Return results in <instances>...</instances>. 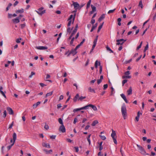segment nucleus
<instances>
[{"label": "nucleus", "instance_id": "20e7f679", "mask_svg": "<svg viewBox=\"0 0 156 156\" xmlns=\"http://www.w3.org/2000/svg\"><path fill=\"white\" fill-rule=\"evenodd\" d=\"M98 65L100 66V70H99V72L101 74V72L102 71V67L101 66V63L100 62H98V60H96L95 63V67L96 68H97L98 67Z\"/></svg>", "mask_w": 156, "mask_h": 156}, {"label": "nucleus", "instance_id": "b1692460", "mask_svg": "<svg viewBox=\"0 0 156 156\" xmlns=\"http://www.w3.org/2000/svg\"><path fill=\"white\" fill-rule=\"evenodd\" d=\"M24 12V9H21L20 10H17L16 11V13H22Z\"/></svg>", "mask_w": 156, "mask_h": 156}, {"label": "nucleus", "instance_id": "0e129e2a", "mask_svg": "<svg viewBox=\"0 0 156 156\" xmlns=\"http://www.w3.org/2000/svg\"><path fill=\"white\" fill-rule=\"evenodd\" d=\"M95 20L93 19H92V20L91 21V23L92 24H93L95 23Z\"/></svg>", "mask_w": 156, "mask_h": 156}, {"label": "nucleus", "instance_id": "a211bd4d", "mask_svg": "<svg viewBox=\"0 0 156 156\" xmlns=\"http://www.w3.org/2000/svg\"><path fill=\"white\" fill-rule=\"evenodd\" d=\"M79 98V94H77L73 99V101L74 102H76L77 100Z\"/></svg>", "mask_w": 156, "mask_h": 156}, {"label": "nucleus", "instance_id": "dca6fc26", "mask_svg": "<svg viewBox=\"0 0 156 156\" xmlns=\"http://www.w3.org/2000/svg\"><path fill=\"white\" fill-rule=\"evenodd\" d=\"M12 21L14 23H17L20 22L19 19L18 17L12 20Z\"/></svg>", "mask_w": 156, "mask_h": 156}, {"label": "nucleus", "instance_id": "3c124183", "mask_svg": "<svg viewBox=\"0 0 156 156\" xmlns=\"http://www.w3.org/2000/svg\"><path fill=\"white\" fill-rule=\"evenodd\" d=\"M108 87V85L107 84H104L103 86V89L104 90H105Z\"/></svg>", "mask_w": 156, "mask_h": 156}, {"label": "nucleus", "instance_id": "4c0bfd02", "mask_svg": "<svg viewBox=\"0 0 156 156\" xmlns=\"http://www.w3.org/2000/svg\"><path fill=\"white\" fill-rule=\"evenodd\" d=\"M139 6L141 7V8L142 9L143 7V5L142 3V1H140L139 2Z\"/></svg>", "mask_w": 156, "mask_h": 156}, {"label": "nucleus", "instance_id": "0eeeda50", "mask_svg": "<svg viewBox=\"0 0 156 156\" xmlns=\"http://www.w3.org/2000/svg\"><path fill=\"white\" fill-rule=\"evenodd\" d=\"M116 135L115 131L112 129V133L111 134V136L112 137L114 143L115 144H117V141L115 138V137Z\"/></svg>", "mask_w": 156, "mask_h": 156}, {"label": "nucleus", "instance_id": "473e14b6", "mask_svg": "<svg viewBox=\"0 0 156 156\" xmlns=\"http://www.w3.org/2000/svg\"><path fill=\"white\" fill-rule=\"evenodd\" d=\"M86 98V97L85 96L83 97V96H81L79 97V98L78 100H80V101H82L83 99H85Z\"/></svg>", "mask_w": 156, "mask_h": 156}, {"label": "nucleus", "instance_id": "bb28decb", "mask_svg": "<svg viewBox=\"0 0 156 156\" xmlns=\"http://www.w3.org/2000/svg\"><path fill=\"white\" fill-rule=\"evenodd\" d=\"M131 77L130 76H127L126 75L125 76H122V78L124 79H130Z\"/></svg>", "mask_w": 156, "mask_h": 156}, {"label": "nucleus", "instance_id": "13d9d810", "mask_svg": "<svg viewBox=\"0 0 156 156\" xmlns=\"http://www.w3.org/2000/svg\"><path fill=\"white\" fill-rule=\"evenodd\" d=\"M69 22L67 24V26L68 27H69L70 26L71 23L72 22V20H68Z\"/></svg>", "mask_w": 156, "mask_h": 156}, {"label": "nucleus", "instance_id": "2eb2a0df", "mask_svg": "<svg viewBox=\"0 0 156 156\" xmlns=\"http://www.w3.org/2000/svg\"><path fill=\"white\" fill-rule=\"evenodd\" d=\"M132 87H130L129 88V89L127 90V94L130 95L132 94Z\"/></svg>", "mask_w": 156, "mask_h": 156}, {"label": "nucleus", "instance_id": "603ef678", "mask_svg": "<svg viewBox=\"0 0 156 156\" xmlns=\"http://www.w3.org/2000/svg\"><path fill=\"white\" fill-rule=\"evenodd\" d=\"M73 28V27L71 29L70 28V27H68V28L67 29V31L68 32L70 33L71 31V30H72Z\"/></svg>", "mask_w": 156, "mask_h": 156}, {"label": "nucleus", "instance_id": "c9c22d12", "mask_svg": "<svg viewBox=\"0 0 156 156\" xmlns=\"http://www.w3.org/2000/svg\"><path fill=\"white\" fill-rule=\"evenodd\" d=\"M147 45H146V46L145 47V48L144 49V52H145L147 50L148 48V43L147 42Z\"/></svg>", "mask_w": 156, "mask_h": 156}, {"label": "nucleus", "instance_id": "a19ab883", "mask_svg": "<svg viewBox=\"0 0 156 156\" xmlns=\"http://www.w3.org/2000/svg\"><path fill=\"white\" fill-rule=\"evenodd\" d=\"M128 80L126 79L123 80L122 81V86H123L124 84L127 82Z\"/></svg>", "mask_w": 156, "mask_h": 156}, {"label": "nucleus", "instance_id": "69168bd1", "mask_svg": "<svg viewBox=\"0 0 156 156\" xmlns=\"http://www.w3.org/2000/svg\"><path fill=\"white\" fill-rule=\"evenodd\" d=\"M63 99V96L62 95H61L59 97V101L62 100Z\"/></svg>", "mask_w": 156, "mask_h": 156}, {"label": "nucleus", "instance_id": "49530a36", "mask_svg": "<svg viewBox=\"0 0 156 156\" xmlns=\"http://www.w3.org/2000/svg\"><path fill=\"white\" fill-rule=\"evenodd\" d=\"M142 44V41H141L140 45L137 47L136 50H137L139 49L140 48H141Z\"/></svg>", "mask_w": 156, "mask_h": 156}, {"label": "nucleus", "instance_id": "7ed1b4c3", "mask_svg": "<svg viewBox=\"0 0 156 156\" xmlns=\"http://www.w3.org/2000/svg\"><path fill=\"white\" fill-rule=\"evenodd\" d=\"M136 146L139 148L140 151V152L142 154L145 155L146 154V152L144 148L138 144L136 145Z\"/></svg>", "mask_w": 156, "mask_h": 156}, {"label": "nucleus", "instance_id": "ea45409f", "mask_svg": "<svg viewBox=\"0 0 156 156\" xmlns=\"http://www.w3.org/2000/svg\"><path fill=\"white\" fill-rule=\"evenodd\" d=\"M115 9H113V10H109L108 11V14H110V13H113L115 11Z\"/></svg>", "mask_w": 156, "mask_h": 156}, {"label": "nucleus", "instance_id": "e433bc0d", "mask_svg": "<svg viewBox=\"0 0 156 156\" xmlns=\"http://www.w3.org/2000/svg\"><path fill=\"white\" fill-rule=\"evenodd\" d=\"M76 29H74L70 35H71V36H73L76 33Z\"/></svg>", "mask_w": 156, "mask_h": 156}, {"label": "nucleus", "instance_id": "a878e982", "mask_svg": "<svg viewBox=\"0 0 156 156\" xmlns=\"http://www.w3.org/2000/svg\"><path fill=\"white\" fill-rule=\"evenodd\" d=\"M98 123V122L97 120H95L91 124V125L92 126H94Z\"/></svg>", "mask_w": 156, "mask_h": 156}, {"label": "nucleus", "instance_id": "09e8293b", "mask_svg": "<svg viewBox=\"0 0 156 156\" xmlns=\"http://www.w3.org/2000/svg\"><path fill=\"white\" fill-rule=\"evenodd\" d=\"M74 39H75V38L74 37H73L72 38V39H71V41H70V44L71 45H72L73 44Z\"/></svg>", "mask_w": 156, "mask_h": 156}, {"label": "nucleus", "instance_id": "4468645a", "mask_svg": "<svg viewBox=\"0 0 156 156\" xmlns=\"http://www.w3.org/2000/svg\"><path fill=\"white\" fill-rule=\"evenodd\" d=\"M120 95H121V97L124 100L125 102L127 103H128V101L127 100L126 98L125 95H124V94H120Z\"/></svg>", "mask_w": 156, "mask_h": 156}, {"label": "nucleus", "instance_id": "9b49d317", "mask_svg": "<svg viewBox=\"0 0 156 156\" xmlns=\"http://www.w3.org/2000/svg\"><path fill=\"white\" fill-rule=\"evenodd\" d=\"M73 5L75 10H77L80 7V5L77 2H73Z\"/></svg>", "mask_w": 156, "mask_h": 156}, {"label": "nucleus", "instance_id": "cd10ccee", "mask_svg": "<svg viewBox=\"0 0 156 156\" xmlns=\"http://www.w3.org/2000/svg\"><path fill=\"white\" fill-rule=\"evenodd\" d=\"M90 104L86 105L85 106L81 108L82 110L83 109H87L89 107H90Z\"/></svg>", "mask_w": 156, "mask_h": 156}, {"label": "nucleus", "instance_id": "6ab92c4d", "mask_svg": "<svg viewBox=\"0 0 156 156\" xmlns=\"http://www.w3.org/2000/svg\"><path fill=\"white\" fill-rule=\"evenodd\" d=\"M42 146L44 147H48L49 148H50V145L49 144H46L45 143H42Z\"/></svg>", "mask_w": 156, "mask_h": 156}, {"label": "nucleus", "instance_id": "6e6d98bb", "mask_svg": "<svg viewBox=\"0 0 156 156\" xmlns=\"http://www.w3.org/2000/svg\"><path fill=\"white\" fill-rule=\"evenodd\" d=\"M56 135H52L50 136V138L52 139H54L56 137Z\"/></svg>", "mask_w": 156, "mask_h": 156}, {"label": "nucleus", "instance_id": "f704fd0d", "mask_svg": "<svg viewBox=\"0 0 156 156\" xmlns=\"http://www.w3.org/2000/svg\"><path fill=\"white\" fill-rule=\"evenodd\" d=\"M58 121L59 122L60 124H61V125H63V121L62 120V119L61 118H59L58 119Z\"/></svg>", "mask_w": 156, "mask_h": 156}, {"label": "nucleus", "instance_id": "2f4dec72", "mask_svg": "<svg viewBox=\"0 0 156 156\" xmlns=\"http://www.w3.org/2000/svg\"><path fill=\"white\" fill-rule=\"evenodd\" d=\"M44 151H45L46 152V153L47 154H49V153H50L52 151V150H50L49 151H47V150H46L45 149L44 150Z\"/></svg>", "mask_w": 156, "mask_h": 156}, {"label": "nucleus", "instance_id": "7c9ffc66", "mask_svg": "<svg viewBox=\"0 0 156 156\" xmlns=\"http://www.w3.org/2000/svg\"><path fill=\"white\" fill-rule=\"evenodd\" d=\"M91 7L92 8V10H93V11L95 12L96 11V8L95 6H94L92 5H91Z\"/></svg>", "mask_w": 156, "mask_h": 156}, {"label": "nucleus", "instance_id": "79ce46f5", "mask_svg": "<svg viewBox=\"0 0 156 156\" xmlns=\"http://www.w3.org/2000/svg\"><path fill=\"white\" fill-rule=\"evenodd\" d=\"M102 28V25H100L98 27V30H97V32L98 33L100 31V30Z\"/></svg>", "mask_w": 156, "mask_h": 156}, {"label": "nucleus", "instance_id": "de8ad7c7", "mask_svg": "<svg viewBox=\"0 0 156 156\" xmlns=\"http://www.w3.org/2000/svg\"><path fill=\"white\" fill-rule=\"evenodd\" d=\"M6 115H7V112H6V111L5 110V111H4V112H3V117L4 118L6 116Z\"/></svg>", "mask_w": 156, "mask_h": 156}, {"label": "nucleus", "instance_id": "a18cd8bd", "mask_svg": "<svg viewBox=\"0 0 156 156\" xmlns=\"http://www.w3.org/2000/svg\"><path fill=\"white\" fill-rule=\"evenodd\" d=\"M100 137H101V139L103 140H105L106 139V137L104 136L99 135Z\"/></svg>", "mask_w": 156, "mask_h": 156}, {"label": "nucleus", "instance_id": "f03ea898", "mask_svg": "<svg viewBox=\"0 0 156 156\" xmlns=\"http://www.w3.org/2000/svg\"><path fill=\"white\" fill-rule=\"evenodd\" d=\"M13 143H12L10 145L8 146L7 147V148L8 149V150H9L13 146L14 144L15 141L16 139V133H14L13 134Z\"/></svg>", "mask_w": 156, "mask_h": 156}, {"label": "nucleus", "instance_id": "e2e57ef3", "mask_svg": "<svg viewBox=\"0 0 156 156\" xmlns=\"http://www.w3.org/2000/svg\"><path fill=\"white\" fill-rule=\"evenodd\" d=\"M130 74V72L129 71H127L124 73V74L125 75H128L129 74Z\"/></svg>", "mask_w": 156, "mask_h": 156}, {"label": "nucleus", "instance_id": "412c9836", "mask_svg": "<svg viewBox=\"0 0 156 156\" xmlns=\"http://www.w3.org/2000/svg\"><path fill=\"white\" fill-rule=\"evenodd\" d=\"M105 14H102L99 18L98 21L100 22L102 19L105 18Z\"/></svg>", "mask_w": 156, "mask_h": 156}, {"label": "nucleus", "instance_id": "423d86ee", "mask_svg": "<svg viewBox=\"0 0 156 156\" xmlns=\"http://www.w3.org/2000/svg\"><path fill=\"white\" fill-rule=\"evenodd\" d=\"M43 9V7H41L38 9V11H36L38 14L41 16L45 12V10L42 11Z\"/></svg>", "mask_w": 156, "mask_h": 156}, {"label": "nucleus", "instance_id": "aec40b11", "mask_svg": "<svg viewBox=\"0 0 156 156\" xmlns=\"http://www.w3.org/2000/svg\"><path fill=\"white\" fill-rule=\"evenodd\" d=\"M90 107L92 108L94 111H96L97 110V109L96 107L94 105L92 104H90Z\"/></svg>", "mask_w": 156, "mask_h": 156}, {"label": "nucleus", "instance_id": "4d7b16f0", "mask_svg": "<svg viewBox=\"0 0 156 156\" xmlns=\"http://www.w3.org/2000/svg\"><path fill=\"white\" fill-rule=\"evenodd\" d=\"M35 74V73H34L33 72H31V75H30L29 76V77L31 78L32 77V76L34 75Z\"/></svg>", "mask_w": 156, "mask_h": 156}, {"label": "nucleus", "instance_id": "9d476101", "mask_svg": "<svg viewBox=\"0 0 156 156\" xmlns=\"http://www.w3.org/2000/svg\"><path fill=\"white\" fill-rule=\"evenodd\" d=\"M6 110L10 115H13L14 112L12 108L8 107L7 108Z\"/></svg>", "mask_w": 156, "mask_h": 156}, {"label": "nucleus", "instance_id": "052dcab7", "mask_svg": "<svg viewBox=\"0 0 156 156\" xmlns=\"http://www.w3.org/2000/svg\"><path fill=\"white\" fill-rule=\"evenodd\" d=\"M49 126L48 125H45L44 126V128L47 130L49 129Z\"/></svg>", "mask_w": 156, "mask_h": 156}, {"label": "nucleus", "instance_id": "774afa93", "mask_svg": "<svg viewBox=\"0 0 156 156\" xmlns=\"http://www.w3.org/2000/svg\"><path fill=\"white\" fill-rule=\"evenodd\" d=\"M102 82V80L100 79H98L97 80V83L99 84Z\"/></svg>", "mask_w": 156, "mask_h": 156}, {"label": "nucleus", "instance_id": "c03bdc74", "mask_svg": "<svg viewBox=\"0 0 156 156\" xmlns=\"http://www.w3.org/2000/svg\"><path fill=\"white\" fill-rule=\"evenodd\" d=\"M81 110H82V109H81V108H76V109H74L73 110V112H76L79 111H80Z\"/></svg>", "mask_w": 156, "mask_h": 156}, {"label": "nucleus", "instance_id": "393cba45", "mask_svg": "<svg viewBox=\"0 0 156 156\" xmlns=\"http://www.w3.org/2000/svg\"><path fill=\"white\" fill-rule=\"evenodd\" d=\"M103 142L102 141L101 142L99 143H98L99 144V150L101 151L103 149V147L102 146V144Z\"/></svg>", "mask_w": 156, "mask_h": 156}, {"label": "nucleus", "instance_id": "8fccbe9b", "mask_svg": "<svg viewBox=\"0 0 156 156\" xmlns=\"http://www.w3.org/2000/svg\"><path fill=\"white\" fill-rule=\"evenodd\" d=\"M22 39L21 38H20L18 39H17L16 40V42L17 43H20V40H21Z\"/></svg>", "mask_w": 156, "mask_h": 156}, {"label": "nucleus", "instance_id": "58836bf2", "mask_svg": "<svg viewBox=\"0 0 156 156\" xmlns=\"http://www.w3.org/2000/svg\"><path fill=\"white\" fill-rule=\"evenodd\" d=\"M12 5V4L11 3H9L8 6L6 8V11H8L9 10V8Z\"/></svg>", "mask_w": 156, "mask_h": 156}, {"label": "nucleus", "instance_id": "37998d69", "mask_svg": "<svg viewBox=\"0 0 156 156\" xmlns=\"http://www.w3.org/2000/svg\"><path fill=\"white\" fill-rule=\"evenodd\" d=\"M88 90H89V91L91 92H94V93H95L94 89L91 88V87H89L88 88Z\"/></svg>", "mask_w": 156, "mask_h": 156}, {"label": "nucleus", "instance_id": "338daca9", "mask_svg": "<svg viewBox=\"0 0 156 156\" xmlns=\"http://www.w3.org/2000/svg\"><path fill=\"white\" fill-rule=\"evenodd\" d=\"M40 85L42 87H44V86H46V85L42 83H40Z\"/></svg>", "mask_w": 156, "mask_h": 156}, {"label": "nucleus", "instance_id": "bf43d9fd", "mask_svg": "<svg viewBox=\"0 0 156 156\" xmlns=\"http://www.w3.org/2000/svg\"><path fill=\"white\" fill-rule=\"evenodd\" d=\"M119 42H117V43H116V45H119L120 44L121 45H122L124 43V42H123L122 43H120Z\"/></svg>", "mask_w": 156, "mask_h": 156}, {"label": "nucleus", "instance_id": "f3484780", "mask_svg": "<svg viewBox=\"0 0 156 156\" xmlns=\"http://www.w3.org/2000/svg\"><path fill=\"white\" fill-rule=\"evenodd\" d=\"M3 89V88L2 87L0 86V92L5 98H6V96L5 95L4 92L2 90Z\"/></svg>", "mask_w": 156, "mask_h": 156}, {"label": "nucleus", "instance_id": "72a5a7b5", "mask_svg": "<svg viewBox=\"0 0 156 156\" xmlns=\"http://www.w3.org/2000/svg\"><path fill=\"white\" fill-rule=\"evenodd\" d=\"M126 41V40H124L123 39H118L116 40L117 42H119L123 41L124 42Z\"/></svg>", "mask_w": 156, "mask_h": 156}, {"label": "nucleus", "instance_id": "c756f323", "mask_svg": "<svg viewBox=\"0 0 156 156\" xmlns=\"http://www.w3.org/2000/svg\"><path fill=\"white\" fill-rule=\"evenodd\" d=\"M53 93V91H51V92L47 93L45 96V98H47V97L51 95Z\"/></svg>", "mask_w": 156, "mask_h": 156}, {"label": "nucleus", "instance_id": "39448f33", "mask_svg": "<svg viewBox=\"0 0 156 156\" xmlns=\"http://www.w3.org/2000/svg\"><path fill=\"white\" fill-rule=\"evenodd\" d=\"M98 35L97 36L94 41L93 44L92 46V49L90 51V53L92 52V51L94 50V49L95 47V46L96 45L97 42V40L98 39Z\"/></svg>", "mask_w": 156, "mask_h": 156}, {"label": "nucleus", "instance_id": "f8f14e48", "mask_svg": "<svg viewBox=\"0 0 156 156\" xmlns=\"http://www.w3.org/2000/svg\"><path fill=\"white\" fill-rule=\"evenodd\" d=\"M36 48L39 50H46L48 49V47L45 46H37L36 47Z\"/></svg>", "mask_w": 156, "mask_h": 156}, {"label": "nucleus", "instance_id": "5701e85b", "mask_svg": "<svg viewBox=\"0 0 156 156\" xmlns=\"http://www.w3.org/2000/svg\"><path fill=\"white\" fill-rule=\"evenodd\" d=\"M41 103V102L38 101L37 103L34 104L33 105V108H36L38 105L40 104Z\"/></svg>", "mask_w": 156, "mask_h": 156}, {"label": "nucleus", "instance_id": "1a4fd4ad", "mask_svg": "<svg viewBox=\"0 0 156 156\" xmlns=\"http://www.w3.org/2000/svg\"><path fill=\"white\" fill-rule=\"evenodd\" d=\"M59 130L60 131H61L62 133H64L66 132L65 128L63 125H61L60 126Z\"/></svg>", "mask_w": 156, "mask_h": 156}, {"label": "nucleus", "instance_id": "6e6552de", "mask_svg": "<svg viewBox=\"0 0 156 156\" xmlns=\"http://www.w3.org/2000/svg\"><path fill=\"white\" fill-rule=\"evenodd\" d=\"M77 52L76 51V50H75V49H72L69 52V53L67 55V56L68 57L70 54H72L73 56L76 54Z\"/></svg>", "mask_w": 156, "mask_h": 156}, {"label": "nucleus", "instance_id": "680f3d73", "mask_svg": "<svg viewBox=\"0 0 156 156\" xmlns=\"http://www.w3.org/2000/svg\"><path fill=\"white\" fill-rule=\"evenodd\" d=\"M81 46V45L80 44H78V45H77L76 47L75 48V50H77V49L78 48H79V47Z\"/></svg>", "mask_w": 156, "mask_h": 156}, {"label": "nucleus", "instance_id": "f257e3e1", "mask_svg": "<svg viewBox=\"0 0 156 156\" xmlns=\"http://www.w3.org/2000/svg\"><path fill=\"white\" fill-rule=\"evenodd\" d=\"M121 112L122 115L124 119H126L125 117L126 115V109L125 105L124 104L121 107Z\"/></svg>", "mask_w": 156, "mask_h": 156}, {"label": "nucleus", "instance_id": "5fc2aeb1", "mask_svg": "<svg viewBox=\"0 0 156 156\" xmlns=\"http://www.w3.org/2000/svg\"><path fill=\"white\" fill-rule=\"evenodd\" d=\"M14 124V122H12V123L9 125V129H11L12 128V126H13V124Z\"/></svg>", "mask_w": 156, "mask_h": 156}, {"label": "nucleus", "instance_id": "4be33fe9", "mask_svg": "<svg viewBox=\"0 0 156 156\" xmlns=\"http://www.w3.org/2000/svg\"><path fill=\"white\" fill-rule=\"evenodd\" d=\"M97 25H98V23H96L94 25H93L92 27V28L90 30V31L91 32H92L93 31V30H94V29H95L97 27Z\"/></svg>", "mask_w": 156, "mask_h": 156}, {"label": "nucleus", "instance_id": "864d4df0", "mask_svg": "<svg viewBox=\"0 0 156 156\" xmlns=\"http://www.w3.org/2000/svg\"><path fill=\"white\" fill-rule=\"evenodd\" d=\"M25 26H26V25L25 24H21L20 25V27L21 29H23L25 27Z\"/></svg>", "mask_w": 156, "mask_h": 156}, {"label": "nucleus", "instance_id": "c85d7f7f", "mask_svg": "<svg viewBox=\"0 0 156 156\" xmlns=\"http://www.w3.org/2000/svg\"><path fill=\"white\" fill-rule=\"evenodd\" d=\"M106 49L107 51H109L110 53H113V52L111 48L108 46H107L106 47Z\"/></svg>", "mask_w": 156, "mask_h": 156}, {"label": "nucleus", "instance_id": "ddd939ff", "mask_svg": "<svg viewBox=\"0 0 156 156\" xmlns=\"http://www.w3.org/2000/svg\"><path fill=\"white\" fill-rule=\"evenodd\" d=\"M76 16V14H75L74 15V16L73 17V15H70V17L68 19V20H71L72 19H73V22L72 23H74V21L75 19V16Z\"/></svg>", "mask_w": 156, "mask_h": 156}]
</instances>
